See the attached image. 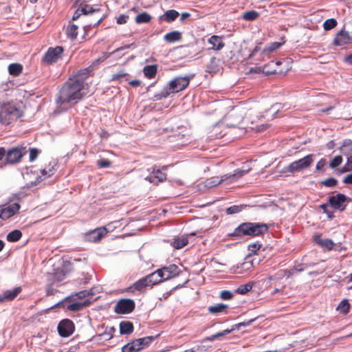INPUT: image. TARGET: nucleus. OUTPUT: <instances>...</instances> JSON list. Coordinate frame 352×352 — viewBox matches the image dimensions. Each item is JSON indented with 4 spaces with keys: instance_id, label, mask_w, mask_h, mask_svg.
I'll list each match as a JSON object with an SVG mask.
<instances>
[{
    "instance_id": "obj_31",
    "label": "nucleus",
    "mask_w": 352,
    "mask_h": 352,
    "mask_svg": "<svg viewBox=\"0 0 352 352\" xmlns=\"http://www.w3.org/2000/svg\"><path fill=\"white\" fill-rule=\"evenodd\" d=\"M182 38L181 32L178 31H173L171 32L167 33L164 36V40L168 43H172L175 41H179Z\"/></svg>"
},
{
    "instance_id": "obj_57",
    "label": "nucleus",
    "mask_w": 352,
    "mask_h": 352,
    "mask_svg": "<svg viewBox=\"0 0 352 352\" xmlns=\"http://www.w3.org/2000/svg\"><path fill=\"white\" fill-rule=\"evenodd\" d=\"M223 180L217 181L214 179H210L207 180V186H215L218 184H219Z\"/></svg>"
},
{
    "instance_id": "obj_6",
    "label": "nucleus",
    "mask_w": 352,
    "mask_h": 352,
    "mask_svg": "<svg viewBox=\"0 0 352 352\" xmlns=\"http://www.w3.org/2000/svg\"><path fill=\"white\" fill-rule=\"evenodd\" d=\"M151 340V338L150 337L137 339L124 345L122 347V352L139 351L144 349L145 346H147L149 344Z\"/></svg>"
},
{
    "instance_id": "obj_19",
    "label": "nucleus",
    "mask_w": 352,
    "mask_h": 352,
    "mask_svg": "<svg viewBox=\"0 0 352 352\" xmlns=\"http://www.w3.org/2000/svg\"><path fill=\"white\" fill-rule=\"evenodd\" d=\"M108 232L106 228H100L91 231L87 235V239L89 241L96 242L100 241Z\"/></svg>"
},
{
    "instance_id": "obj_9",
    "label": "nucleus",
    "mask_w": 352,
    "mask_h": 352,
    "mask_svg": "<svg viewBox=\"0 0 352 352\" xmlns=\"http://www.w3.org/2000/svg\"><path fill=\"white\" fill-rule=\"evenodd\" d=\"M25 148L22 146L15 147L7 152L6 160L10 164L19 162L25 154Z\"/></svg>"
},
{
    "instance_id": "obj_10",
    "label": "nucleus",
    "mask_w": 352,
    "mask_h": 352,
    "mask_svg": "<svg viewBox=\"0 0 352 352\" xmlns=\"http://www.w3.org/2000/svg\"><path fill=\"white\" fill-rule=\"evenodd\" d=\"M190 78L188 76L177 77L169 83L172 92H179L184 90L189 84Z\"/></svg>"
},
{
    "instance_id": "obj_14",
    "label": "nucleus",
    "mask_w": 352,
    "mask_h": 352,
    "mask_svg": "<svg viewBox=\"0 0 352 352\" xmlns=\"http://www.w3.org/2000/svg\"><path fill=\"white\" fill-rule=\"evenodd\" d=\"M159 273L161 274L162 279L164 281L177 276L179 274V270L176 265L173 264L159 269Z\"/></svg>"
},
{
    "instance_id": "obj_20",
    "label": "nucleus",
    "mask_w": 352,
    "mask_h": 352,
    "mask_svg": "<svg viewBox=\"0 0 352 352\" xmlns=\"http://www.w3.org/2000/svg\"><path fill=\"white\" fill-rule=\"evenodd\" d=\"M56 163L54 161H45L40 169L41 173L44 179L50 177L54 173Z\"/></svg>"
},
{
    "instance_id": "obj_52",
    "label": "nucleus",
    "mask_w": 352,
    "mask_h": 352,
    "mask_svg": "<svg viewBox=\"0 0 352 352\" xmlns=\"http://www.w3.org/2000/svg\"><path fill=\"white\" fill-rule=\"evenodd\" d=\"M232 294L230 291H223L221 292L220 297L223 300H230L232 298Z\"/></svg>"
},
{
    "instance_id": "obj_23",
    "label": "nucleus",
    "mask_w": 352,
    "mask_h": 352,
    "mask_svg": "<svg viewBox=\"0 0 352 352\" xmlns=\"http://www.w3.org/2000/svg\"><path fill=\"white\" fill-rule=\"evenodd\" d=\"M208 43L212 45L211 49L214 50H220L225 45L222 37L216 35L212 36L208 39Z\"/></svg>"
},
{
    "instance_id": "obj_42",
    "label": "nucleus",
    "mask_w": 352,
    "mask_h": 352,
    "mask_svg": "<svg viewBox=\"0 0 352 352\" xmlns=\"http://www.w3.org/2000/svg\"><path fill=\"white\" fill-rule=\"evenodd\" d=\"M258 13L254 10L248 11L243 13V18L247 21H253L257 19Z\"/></svg>"
},
{
    "instance_id": "obj_28",
    "label": "nucleus",
    "mask_w": 352,
    "mask_h": 352,
    "mask_svg": "<svg viewBox=\"0 0 352 352\" xmlns=\"http://www.w3.org/2000/svg\"><path fill=\"white\" fill-rule=\"evenodd\" d=\"M91 72V69L90 67L85 68L82 69H80L76 76H75L74 78H72V80H78L83 84H87L85 80L87 78L90 76Z\"/></svg>"
},
{
    "instance_id": "obj_38",
    "label": "nucleus",
    "mask_w": 352,
    "mask_h": 352,
    "mask_svg": "<svg viewBox=\"0 0 352 352\" xmlns=\"http://www.w3.org/2000/svg\"><path fill=\"white\" fill-rule=\"evenodd\" d=\"M151 16L147 12H142L135 16V21L137 23H148Z\"/></svg>"
},
{
    "instance_id": "obj_62",
    "label": "nucleus",
    "mask_w": 352,
    "mask_h": 352,
    "mask_svg": "<svg viewBox=\"0 0 352 352\" xmlns=\"http://www.w3.org/2000/svg\"><path fill=\"white\" fill-rule=\"evenodd\" d=\"M344 183L348 184H352V173L350 175H346L344 179Z\"/></svg>"
},
{
    "instance_id": "obj_11",
    "label": "nucleus",
    "mask_w": 352,
    "mask_h": 352,
    "mask_svg": "<svg viewBox=\"0 0 352 352\" xmlns=\"http://www.w3.org/2000/svg\"><path fill=\"white\" fill-rule=\"evenodd\" d=\"M255 259L252 258L250 255L245 257L243 262L234 266V271L238 274H243L254 267Z\"/></svg>"
},
{
    "instance_id": "obj_26",
    "label": "nucleus",
    "mask_w": 352,
    "mask_h": 352,
    "mask_svg": "<svg viewBox=\"0 0 352 352\" xmlns=\"http://www.w3.org/2000/svg\"><path fill=\"white\" fill-rule=\"evenodd\" d=\"M166 179V175L160 170H153L152 174L146 178L151 183L157 184L158 182H163Z\"/></svg>"
},
{
    "instance_id": "obj_2",
    "label": "nucleus",
    "mask_w": 352,
    "mask_h": 352,
    "mask_svg": "<svg viewBox=\"0 0 352 352\" xmlns=\"http://www.w3.org/2000/svg\"><path fill=\"white\" fill-rule=\"evenodd\" d=\"M25 105L20 100L0 103V122L8 125L24 115Z\"/></svg>"
},
{
    "instance_id": "obj_40",
    "label": "nucleus",
    "mask_w": 352,
    "mask_h": 352,
    "mask_svg": "<svg viewBox=\"0 0 352 352\" xmlns=\"http://www.w3.org/2000/svg\"><path fill=\"white\" fill-rule=\"evenodd\" d=\"M8 70L11 75L18 76L22 72V66L18 63L10 64Z\"/></svg>"
},
{
    "instance_id": "obj_61",
    "label": "nucleus",
    "mask_w": 352,
    "mask_h": 352,
    "mask_svg": "<svg viewBox=\"0 0 352 352\" xmlns=\"http://www.w3.org/2000/svg\"><path fill=\"white\" fill-rule=\"evenodd\" d=\"M254 320V319H251L247 322H241V323H239L238 324L236 325V328L237 329H239L240 327L243 326V327H246V326H249L251 324V323Z\"/></svg>"
},
{
    "instance_id": "obj_12",
    "label": "nucleus",
    "mask_w": 352,
    "mask_h": 352,
    "mask_svg": "<svg viewBox=\"0 0 352 352\" xmlns=\"http://www.w3.org/2000/svg\"><path fill=\"white\" fill-rule=\"evenodd\" d=\"M19 209L20 205L16 203L4 206L0 210V219L3 220L8 219L17 213Z\"/></svg>"
},
{
    "instance_id": "obj_30",
    "label": "nucleus",
    "mask_w": 352,
    "mask_h": 352,
    "mask_svg": "<svg viewBox=\"0 0 352 352\" xmlns=\"http://www.w3.org/2000/svg\"><path fill=\"white\" fill-rule=\"evenodd\" d=\"M157 70V65H146L143 69V73L146 77L152 78L156 75Z\"/></svg>"
},
{
    "instance_id": "obj_58",
    "label": "nucleus",
    "mask_w": 352,
    "mask_h": 352,
    "mask_svg": "<svg viewBox=\"0 0 352 352\" xmlns=\"http://www.w3.org/2000/svg\"><path fill=\"white\" fill-rule=\"evenodd\" d=\"M261 248V245L258 243H253L249 245V250L255 253L257 250Z\"/></svg>"
},
{
    "instance_id": "obj_29",
    "label": "nucleus",
    "mask_w": 352,
    "mask_h": 352,
    "mask_svg": "<svg viewBox=\"0 0 352 352\" xmlns=\"http://www.w3.org/2000/svg\"><path fill=\"white\" fill-rule=\"evenodd\" d=\"M146 279L149 285H154L163 281L161 274L159 273V270L146 276Z\"/></svg>"
},
{
    "instance_id": "obj_36",
    "label": "nucleus",
    "mask_w": 352,
    "mask_h": 352,
    "mask_svg": "<svg viewBox=\"0 0 352 352\" xmlns=\"http://www.w3.org/2000/svg\"><path fill=\"white\" fill-rule=\"evenodd\" d=\"M250 169L251 168L250 166H248L246 168L236 170L234 173L230 175L228 177V179L232 182L236 179L241 178L245 173H248L250 170Z\"/></svg>"
},
{
    "instance_id": "obj_45",
    "label": "nucleus",
    "mask_w": 352,
    "mask_h": 352,
    "mask_svg": "<svg viewBox=\"0 0 352 352\" xmlns=\"http://www.w3.org/2000/svg\"><path fill=\"white\" fill-rule=\"evenodd\" d=\"M337 25V21L334 19L326 20L323 23V27L325 30H330L335 28Z\"/></svg>"
},
{
    "instance_id": "obj_49",
    "label": "nucleus",
    "mask_w": 352,
    "mask_h": 352,
    "mask_svg": "<svg viewBox=\"0 0 352 352\" xmlns=\"http://www.w3.org/2000/svg\"><path fill=\"white\" fill-rule=\"evenodd\" d=\"M95 10H94L91 6L87 4L83 5L80 7V12L84 14L92 13Z\"/></svg>"
},
{
    "instance_id": "obj_22",
    "label": "nucleus",
    "mask_w": 352,
    "mask_h": 352,
    "mask_svg": "<svg viewBox=\"0 0 352 352\" xmlns=\"http://www.w3.org/2000/svg\"><path fill=\"white\" fill-rule=\"evenodd\" d=\"M314 241L318 245L321 246L322 248H326L328 250H331L333 248V242L332 240L329 239H322L320 235H315L314 236Z\"/></svg>"
},
{
    "instance_id": "obj_56",
    "label": "nucleus",
    "mask_w": 352,
    "mask_h": 352,
    "mask_svg": "<svg viewBox=\"0 0 352 352\" xmlns=\"http://www.w3.org/2000/svg\"><path fill=\"white\" fill-rule=\"evenodd\" d=\"M128 16L126 15H124V14H122V15H120V16H118L117 18V23L118 24H124V23H126L127 20H128Z\"/></svg>"
},
{
    "instance_id": "obj_18",
    "label": "nucleus",
    "mask_w": 352,
    "mask_h": 352,
    "mask_svg": "<svg viewBox=\"0 0 352 352\" xmlns=\"http://www.w3.org/2000/svg\"><path fill=\"white\" fill-rule=\"evenodd\" d=\"M248 58L250 60H252L255 62H261L266 59L267 57L266 55H263V47L261 43H258L252 51L250 54L249 55Z\"/></svg>"
},
{
    "instance_id": "obj_37",
    "label": "nucleus",
    "mask_w": 352,
    "mask_h": 352,
    "mask_svg": "<svg viewBox=\"0 0 352 352\" xmlns=\"http://www.w3.org/2000/svg\"><path fill=\"white\" fill-rule=\"evenodd\" d=\"M22 236V233L19 230H15L10 232L7 235V240L10 242H15L19 241Z\"/></svg>"
},
{
    "instance_id": "obj_3",
    "label": "nucleus",
    "mask_w": 352,
    "mask_h": 352,
    "mask_svg": "<svg viewBox=\"0 0 352 352\" xmlns=\"http://www.w3.org/2000/svg\"><path fill=\"white\" fill-rule=\"evenodd\" d=\"M280 104H274L265 111V115L256 116L250 122L249 120H245V123L243 126L256 132L263 131L270 126L268 122L275 117L280 111Z\"/></svg>"
},
{
    "instance_id": "obj_35",
    "label": "nucleus",
    "mask_w": 352,
    "mask_h": 352,
    "mask_svg": "<svg viewBox=\"0 0 352 352\" xmlns=\"http://www.w3.org/2000/svg\"><path fill=\"white\" fill-rule=\"evenodd\" d=\"M179 16L177 11L175 10H168L165 14L161 16V19H164L167 22H171L174 21Z\"/></svg>"
},
{
    "instance_id": "obj_60",
    "label": "nucleus",
    "mask_w": 352,
    "mask_h": 352,
    "mask_svg": "<svg viewBox=\"0 0 352 352\" xmlns=\"http://www.w3.org/2000/svg\"><path fill=\"white\" fill-rule=\"evenodd\" d=\"M107 58V56L106 55H104L102 58H98V59H96L93 63H92V65L89 67L90 68L91 67H94L96 65H98L100 63H101L102 61H103L104 59H106Z\"/></svg>"
},
{
    "instance_id": "obj_21",
    "label": "nucleus",
    "mask_w": 352,
    "mask_h": 352,
    "mask_svg": "<svg viewBox=\"0 0 352 352\" xmlns=\"http://www.w3.org/2000/svg\"><path fill=\"white\" fill-rule=\"evenodd\" d=\"M21 291V287H16L12 290L5 291L0 295V302L12 300Z\"/></svg>"
},
{
    "instance_id": "obj_15",
    "label": "nucleus",
    "mask_w": 352,
    "mask_h": 352,
    "mask_svg": "<svg viewBox=\"0 0 352 352\" xmlns=\"http://www.w3.org/2000/svg\"><path fill=\"white\" fill-rule=\"evenodd\" d=\"M63 52V48L62 47L58 46L54 48H50L45 54L44 60L47 63H54L60 58Z\"/></svg>"
},
{
    "instance_id": "obj_8",
    "label": "nucleus",
    "mask_w": 352,
    "mask_h": 352,
    "mask_svg": "<svg viewBox=\"0 0 352 352\" xmlns=\"http://www.w3.org/2000/svg\"><path fill=\"white\" fill-rule=\"evenodd\" d=\"M135 308V302L131 299L120 300L116 307L115 312L120 314H126L131 313Z\"/></svg>"
},
{
    "instance_id": "obj_27",
    "label": "nucleus",
    "mask_w": 352,
    "mask_h": 352,
    "mask_svg": "<svg viewBox=\"0 0 352 352\" xmlns=\"http://www.w3.org/2000/svg\"><path fill=\"white\" fill-rule=\"evenodd\" d=\"M281 45L282 44L279 42H274L267 45L265 47H263V55H266L267 58H269L271 54L276 52Z\"/></svg>"
},
{
    "instance_id": "obj_55",
    "label": "nucleus",
    "mask_w": 352,
    "mask_h": 352,
    "mask_svg": "<svg viewBox=\"0 0 352 352\" xmlns=\"http://www.w3.org/2000/svg\"><path fill=\"white\" fill-rule=\"evenodd\" d=\"M38 154V151L37 149H36V148L30 149V160L31 161L34 160L37 157Z\"/></svg>"
},
{
    "instance_id": "obj_59",
    "label": "nucleus",
    "mask_w": 352,
    "mask_h": 352,
    "mask_svg": "<svg viewBox=\"0 0 352 352\" xmlns=\"http://www.w3.org/2000/svg\"><path fill=\"white\" fill-rule=\"evenodd\" d=\"M326 164V160L324 159H321L319 162H318L317 164H316V170H321L323 168V167L325 166Z\"/></svg>"
},
{
    "instance_id": "obj_34",
    "label": "nucleus",
    "mask_w": 352,
    "mask_h": 352,
    "mask_svg": "<svg viewBox=\"0 0 352 352\" xmlns=\"http://www.w3.org/2000/svg\"><path fill=\"white\" fill-rule=\"evenodd\" d=\"M133 330V326L130 322H122L120 324V331L122 334H129Z\"/></svg>"
},
{
    "instance_id": "obj_16",
    "label": "nucleus",
    "mask_w": 352,
    "mask_h": 352,
    "mask_svg": "<svg viewBox=\"0 0 352 352\" xmlns=\"http://www.w3.org/2000/svg\"><path fill=\"white\" fill-rule=\"evenodd\" d=\"M352 43V36L344 30L338 32L333 41V43L338 46H343Z\"/></svg>"
},
{
    "instance_id": "obj_63",
    "label": "nucleus",
    "mask_w": 352,
    "mask_h": 352,
    "mask_svg": "<svg viewBox=\"0 0 352 352\" xmlns=\"http://www.w3.org/2000/svg\"><path fill=\"white\" fill-rule=\"evenodd\" d=\"M105 340H110L113 338V334L111 332H104L101 335Z\"/></svg>"
},
{
    "instance_id": "obj_1",
    "label": "nucleus",
    "mask_w": 352,
    "mask_h": 352,
    "mask_svg": "<svg viewBox=\"0 0 352 352\" xmlns=\"http://www.w3.org/2000/svg\"><path fill=\"white\" fill-rule=\"evenodd\" d=\"M88 84H83L78 80L69 78L59 91L57 103L65 104L76 103L88 93Z\"/></svg>"
},
{
    "instance_id": "obj_17",
    "label": "nucleus",
    "mask_w": 352,
    "mask_h": 352,
    "mask_svg": "<svg viewBox=\"0 0 352 352\" xmlns=\"http://www.w3.org/2000/svg\"><path fill=\"white\" fill-rule=\"evenodd\" d=\"M346 200V197L342 194H338L336 196L329 197V203L331 206L335 209L343 210L344 209V203Z\"/></svg>"
},
{
    "instance_id": "obj_64",
    "label": "nucleus",
    "mask_w": 352,
    "mask_h": 352,
    "mask_svg": "<svg viewBox=\"0 0 352 352\" xmlns=\"http://www.w3.org/2000/svg\"><path fill=\"white\" fill-rule=\"evenodd\" d=\"M82 13L80 12V8H78L74 14L73 15V17H72V19L73 20H76L77 19H78L80 17V16L82 14Z\"/></svg>"
},
{
    "instance_id": "obj_24",
    "label": "nucleus",
    "mask_w": 352,
    "mask_h": 352,
    "mask_svg": "<svg viewBox=\"0 0 352 352\" xmlns=\"http://www.w3.org/2000/svg\"><path fill=\"white\" fill-rule=\"evenodd\" d=\"M279 65L280 62L271 61L263 67L262 72L266 75L280 72L281 71L278 69Z\"/></svg>"
},
{
    "instance_id": "obj_32",
    "label": "nucleus",
    "mask_w": 352,
    "mask_h": 352,
    "mask_svg": "<svg viewBox=\"0 0 352 352\" xmlns=\"http://www.w3.org/2000/svg\"><path fill=\"white\" fill-rule=\"evenodd\" d=\"M227 308H228L227 305H225L223 303H219V304H216L212 306H210L208 307V311L212 314H217L226 311Z\"/></svg>"
},
{
    "instance_id": "obj_47",
    "label": "nucleus",
    "mask_w": 352,
    "mask_h": 352,
    "mask_svg": "<svg viewBox=\"0 0 352 352\" xmlns=\"http://www.w3.org/2000/svg\"><path fill=\"white\" fill-rule=\"evenodd\" d=\"M232 330L226 329L223 331L222 332L217 333L216 334L212 335L211 336L207 337L206 338V340L212 341L216 338H218L221 336H226L231 332Z\"/></svg>"
},
{
    "instance_id": "obj_46",
    "label": "nucleus",
    "mask_w": 352,
    "mask_h": 352,
    "mask_svg": "<svg viewBox=\"0 0 352 352\" xmlns=\"http://www.w3.org/2000/svg\"><path fill=\"white\" fill-rule=\"evenodd\" d=\"M150 286L146 277L134 283L133 287L137 290H141L143 287Z\"/></svg>"
},
{
    "instance_id": "obj_54",
    "label": "nucleus",
    "mask_w": 352,
    "mask_h": 352,
    "mask_svg": "<svg viewBox=\"0 0 352 352\" xmlns=\"http://www.w3.org/2000/svg\"><path fill=\"white\" fill-rule=\"evenodd\" d=\"M98 165L101 168H107L111 165V162L108 160H101L98 162Z\"/></svg>"
},
{
    "instance_id": "obj_50",
    "label": "nucleus",
    "mask_w": 352,
    "mask_h": 352,
    "mask_svg": "<svg viewBox=\"0 0 352 352\" xmlns=\"http://www.w3.org/2000/svg\"><path fill=\"white\" fill-rule=\"evenodd\" d=\"M352 170V155L348 157L347 162L342 168V172H348Z\"/></svg>"
},
{
    "instance_id": "obj_33",
    "label": "nucleus",
    "mask_w": 352,
    "mask_h": 352,
    "mask_svg": "<svg viewBox=\"0 0 352 352\" xmlns=\"http://www.w3.org/2000/svg\"><path fill=\"white\" fill-rule=\"evenodd\" d=\"M188 243L187 236H182L175 238L173 242V245L175 249H181L186 245Z\"/></svg>"
},
{
    "instance_id": "obj_41",
    "label": "nucleus",
    "mask_w": 352,
    "mask_h": 352,
    "mask_svg": "<svg viewBox=\"0 0 352 352\" xmlns=\"http://www.w3.org/2000/svg\"><path fill=\"white\" fill-rule=\"evenodd\" d=\"M350 303L347 300H343L337 307V310L342 314H347L349 311Z\"/></svg>"
},
{
    "instance_id": "obj_5",
    "label": "nucleus",
    "mask_w": 352,
    "mask_h": 352,
    "mask_svg": "<svg viewBox=\"0 0 352 352\" xmlns=\"http://www.w3.org/2000/svg\"><path fill=\"white\" fill-rule=\"evenodd\" d=\"M314 162L313 155H308L305 157L293 162L285 168L286 172L294 173L298 172L308 168Z\"/></svg>"
},
{
    "instance_id": "obj_53",
    "label": "nucleus",
    "mask_w": 352,
    "mask_h": 352,
    "mask_svg": "<svg viewBox=\"0 0 352 352\" xmlns=\"http://www.w3.org/2000/svg\"><path fill=\"white\" fill-rule=\"evenodd\" d=\"M239 211H241V207L238 206H231L226 210V212L228 214L237 213Z\"/></svg>"
},
{
    "instance_id": "obj_48",
    "label": "nucleus",
    "mask_w": 352,
    "mask_h": 352,
    "mask_svg": "<svg viewBox=\"0 0 352 352\" xmlns=\"http://www.w3.org/2000/svg\"><path fill=\"white\" fill-rule=\"evenodd\" d=\"M342 162V156L338 155V156H336L331 160V162H330L329 166H330V167L331 168H335L338 167L339 165H340Z\"/></svg>"
},
{
    "instance_id": "obj_4",
    "label": "nucleus",
    "mask_w": 352,
    "mask_h": 352,
    "mask_svg": "<svg viewBox=\"0 0 352 352\" xmlns=\"http://www.w3.org/2000/svg\"><path fill=\"white\" fill-rule=\"evenodd\" d=\"M267 226L264 223H244L236 229L237 234L258 236L267 232Z\"/></svg>"
},
{
    "instance_id": "obj_51",
    "label": "nucleus",
    "mask_w": 352,
    "mask_h": 352,
    "mask_svg": "<svg viewBox=\"0 0 352 352\" xmlns=\"http://www.w3.org/2000/svg\"><path fill=\"white\" fill-rule=\"evenodd\" d=\"M337 180L333 178H329L322 182L323 185L329 187H333L337 184Z\"/></svg>"
},
{
    "instance_id": "obj_44",
    "label": "nucleus",
    "mask_w": 352,
    "mask_h": 352,
    "mask_svg": "<svg viewBox=\"0 0 352 352\" xmlns=\"http://www.w3.org/2000/svg\"><path fill=\"white\" fill-rule=\"evenodd\" d=\"M90 293L87 291H82L78 292V294L73 296L74 300H79L82 301L85 299H89L88 296H89Z\"/></svg>"
},
{
    "instance_id": "obj_25",
    "label": "nucleus",
    "mask_w": 352,
    "mask_h": 352,
    "mask_svg": "<svg viewBox=\"0 0 352 352\" xmlns=\"http://www.w3.org/2000/svg\"><path fill=\"white\" fill-rule=\"evenodd\" d=\"M75 302L68 305L67 309L70 311H76L88 306L91 303V299H85L82 301L74 300Z\"/></svg>"
},
{
    "instance_id": "obj_7",
    "label": "nucleus",
    "mask_w": 352,
    "mask_h": 352,
    "mask_svg": "<svg viewBox=\"0 0 352 352\" xmlns=\"http://www.w3.org/2000/svg\"><path fill=\"white\" fill-rule=\"evenodd\" d=\"M23 178L26 182V186L28 187L34 186L44 179L40 169L38 170L34 168L28 169L23 175Z\"/></svg>"
},
{
    "instance_id": "obj_43",
    "label": "nucleus",
    "mask_w": 352,
    "mask_h": 352,
    "mask_svg": "<svg viewBox=\"0 0 352 352\" xmlns=\"http://www.w3.org/2000/svg\"><path fill=\"white\" fill-rule=\"evenodd\" d=\"M252 285H253L252 283H248L245 285H241L236 289V292L240 294H245L252 289Z\"/></svg>"
},
{
    "instance_id": "obj_39",
    "label": "nucleus",
    "mask_w": 352,
    "mask_h": 352,
    "mask_svg": "<svg viewBox=\"0 0 352 352\" xmlns=\"http://www.w3.org/2000/svg\"><path fill=\"white\" fill-rule=\"evenodd\" d=\"M67 34L72 39L76 38L78 35V26L74 24H69L67 28Z\"/></svg>"
},
{
    "instance_id": "obj_13",
    "label": "nucleus",
    "mask_w": 352,
    "mask_h": 352,
    "mask_svg": "<svg viewBox=\"0 0 352 352\" xmlns=\"http://www.w3.org/2000/svg\"><path fill=\"white\" fill-rule=\"evenodd\" d=\"M74 325L73 322L68 319L62 320L58 326V333L62 337L69 336L74 332Z\"/></svg>"
}]
</instances>
